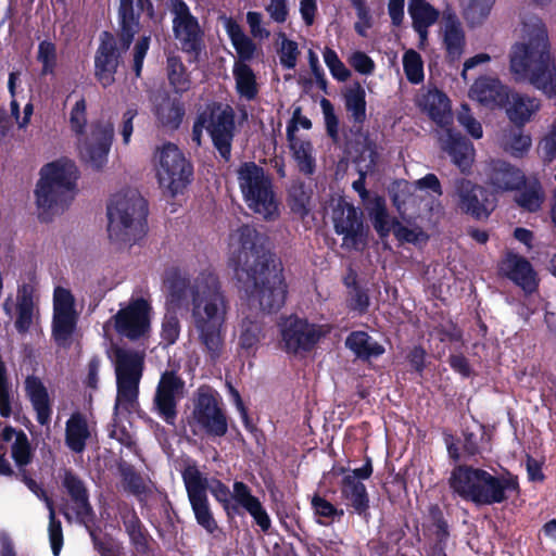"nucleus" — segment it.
<instances>
[{
  "label": "nucleus",
  "instance_id": "ddd939ff",
  "mask_svg": "<svg viewBox=\"0 0 556 556\" xmlns=\"http://www.w3.org/2000/svg\"><path fill=\"white\" fill-rule=\"evenodd\" d=\"M190 424L193 432L200 430L215 437H223L227 432L226 416L218 405L216 393L210 387L198 389Z\"/></svg>",
  "mask_w": 556,
  "mask_h": 556
},
{
  "label": "nucleus",
  "instance_id": "0eeeda50",
  "mask_svg": "<svg viewBox=\"0 0 556 556\" xmlns=\"http://www.w3.org/2000/svg\"><path fill=\"white\" fill-rule=\"evenodd\" d=\"M419 104L440 126L438 139L441 148L452 156L462 170L469 168L473 162L475 148L472 143L448 127L451 123L448 98L438 89H432L422 94Z\"/></svg>",
  "mask_w": 556,
  "mask_h": 556
},
{
  "label": "nucleus",
  "instance_id": "864d4df0",
  "mask_svg": "<svg viewBox=\"0 0 556 556\" xmlns=\"http://www.w3.org/2000/svg\"><path fill=\"white\" fill-rule=\"evenodd\" d=\"M544 201V193L539 182L530 184L518 197L517 202L523 208L538 211Z\"/></svg>",
  "mask_w": 556,
  "mask_h": 556
},
{
  "label": "nucleus",
  "instance_id": "9b49d317",
  "mask_svg": "<svg viewBox=\"0 0 556 556\" xmlns=\"http://www.w3.org/2000/svg\"><path fill=\"white\" fill-rule=\"evenodd\" d=\"M203 129L207 130L224 159L230 154V141L233 129V114L228 105L211 104L198 117L192 131V140L201 144Z\"/></svg>",
  "mask_w": 556,
  "mask_h": 556
},
{
  "label": "nucleus",
  "instance_id": "5fc2aeb1",
  "mask_svg": "<svg viewBox=\"0 0 556 556\" xmlns=\"http://www.w3.org/2000/svg\"><path fill=\"white\" fill-rule=\"evenodd\" d=\"M370 218L374 222L375 229L384 237L390 232V222L386 210L384 201L381 198H375L372 206L369 210Z\"/></svg>",
  "mask_w": 556,
  "mask_h": 556
},
{
  "label": "nucleus",
  "instance_id": "774afa93",
  "mask_svg": "<svg viewBox=\"0 0 556 556\" xmlns=\"http://www.w3.org/2000/svg\"><path fill=\"white\" fill-rule=\"evenodd\" d=\"M180 326L179 320L175 316H166L162 324V339L167 344H173L179 337Z\"/></svg>",
  "mask_w": 556,
  "mask_h": 556
},
{
  "label": "nucleus",
  "instance_id": "dca6fc26",
  "mask_svg": "<svg viewBox=\"0 0 556 556\" xmlns=\"http://www.w3.org/2000/svg\"><path fill=\"white\" fill-rule=\"evenodd\" d=\"M172 11L175 15L173 29L181 49L195 59L201 51L202 31L197 18L190 13L182 0H172Z\"/></svg>",
  "mask_w": 556,
  "mask_h": 556
},
{
  "label": "nucleus",
  "instance_id": "7c9ffc66",
  "mask_svg": "<svg viewBox=\"0 0 556 556\" xmlns=\"http://www.w3.org/2000/svg\"><path fill=\"white\" fill-rule=\"evenodd\" d=\"M24 483L28 489L39 498L43 500L49 510V540L54 556H59L63 545V533L61 522L55 519V511L51 500L46 495L45 491L39 484L27 477L25 472L22 473Z\"/></svg>",
  "mask_w": 556,
  "mask_h": 556
},
{
  "label": "nucleus",
  "instance_id": "69168bd1",
  "mask_svg": "<svg viewBox=\"0 0 556 556\" xmlns=\"http://www.w3.org/2000/svg\"><path fill=\"white\" fill-rule=\"evenodd\" d=\"M207 490L212 493L215 500L223 505L227 514H230V498L232 497V493L230 494L229 489L219 480L210 481L207 479Z\"/></svg>",
  "mask_w": 556,
  "mask_h": 556
},
{
  "label": "nucleus",
  "instance_id": "423d86ee",
  "mask_svg": "<svg viewBox=\"0 0 556 556\" xmlns=\"http://www.w3.org/2000/svg\"><path fill=\"white\" fill-rule=\"evenodd\" d=\"M72 130L77 135V149L83 161L93 168H101L108 161L114 126L110 121L87 125L86 101L79 99L70 114Z\"/></svg>",
  "mask_w": 556,
  "mask_h": 556
},
{
  "label": "nucleus",
  "instance_id": "f03ea898",
  "mask_svg": "<svg viewBox=\"0 0 556 556\" xmlns=\"http://www.w3.org/2000/svg\"><path fill=\"white\" fill-rule=\"evenodd\" d=\"M190 302L192 325L198 340L212 359L220 356L225 348L230 300L218 276L211 268L202 269L188 278L177 279L170 288L169 301Z\"/></svg>",
  "mask_w": 556,
  "mask_h": 556
},
{
  "label": "nucleus",
  "instance_id": "a19ab883",
  "mask_svg": "<svg viewBox=\"0 0 556 556\" xmlns=\"http://www.w3.org/2000/svg\"><path fill=\"white\" fill-rule=\"evenodd\" d=\"M345 344L351 351L362 358L377 357L384 352L383 346L374 341L364 331L352 332L346 338Z\"/></svg>",
  "mask_w": 556,
  "mask_h": 556
},
{
  "label": "nucleus",
  "instance_id": "680f3d73",
  "mask_svg": "<svg viewBox=\"0 0 556 556\" xmlns=\"http://www.w3.org/2000/svg\"><path fill=\"white\" fill-rule=\"evenodd\" d=\"M350 65L359 74L370 75L375 71V62L366 53L355 51L348 58Z\"/></svg>",
  "mask_w": 556,
  "mask_h": 556
},
{
  "label": "nucleus",
  "instance_id": "6e6552de",
  "mask_svg": "<svg viewBox=\"0 0 556 556\" xmlns=\"http://www.w3.org/2000/svg\"><path fill=\"white\" fill-rule=\"evenodd\" d=\"M116 375V400L114 415L129 414L138 408L139 383L143 370V355L115 348L111 351Z\"/></svg>",
  "mask_w": 556,
  "mask_h": 556
},
{
  "label": "nucleus",
  "instance_id": "ea45409f",
  "mask_svg": "<svg viewBox=\"0 0 556 556\" xmlns=\"http://www.w3.org/2000/svg\"><path fill=\"white\" fill-rule=\"evenodd\" d=\"M341 493L357 514H366L369 506L368 495L365 485L361 481L355 480V476L344 475L341 482Z\"/></svg>",
  "mask_w": 556,
  "mask_h": 556
},
{
  "label": "nucleus",
  "instance_id": "c9c22d12",
  "mask_svg": "<svg viewBox=\"0 0 556 556\" xmlns=\"http://www.w3.org/2000/svg\"><path fill=\"white\" fill-rule=\"evenodd\" d=\"M540 108L539 99L514 93L507 99L506 113L513 123L523 125L531 119Z\"/></svg>",
  "mask_w": 556,
  "mask_h": 556
},
{
  "label": "nucleus",
  "instance_id": "39448f33",
  "mask_svg": "<svg viewBox=\"0 0 556 556\" xmlns=\"http://www.w3.org/2000/svg\"><path fill=\"white\" fill-rule=\"evenodd\" d=\"M147 203L137 190L112 195L108 205L109 238L119 249H129L146 235Z\"/></svg>",
  "mask_w": 556,
  "mask_h": 556
},
{
  "label": "nucleus",
  "instance_id": "72a5a7b5",
  "mask_svg": "<svg viewBox=\"0 0 556 556\" xmlns=\"http://www.w3.org/2000/svg\"><path fill=\"white\" fill-rule=\"evenodd\" d=\"M118 58L112 40L102 41L96 55V77L103 87L114 83Z\"/></svg>",
  "mask_w": 556,
  "mask_h": 556
},
{
  "label": "nucleus",
  "instance_id": "aec40b11",
  "mask_svg": "<svg viewBox=\"0 0 556 556\" xmlns=\"http://www.w3.org/2000/svg\"><path fill=\"white\" fill-rule=\"evenodd\" d=\"M146 2L147 7L144 8L143 0H121L119 18L122 26V40L125 49L129 48L135 34L139 30L138 16L140 11L146 10L154 25H157L163 21L164 14H155L152 4L147 0Z\"/></svg>",
  "mask_w": 556,
  "mask_h": 556
},
{
  "label": "nucleus",
  "instance_id": "5701e85b",
  "mask_svg": "<svg viewBox=\"0 0 556 556\" xmlns=\"http://www.w3.org/2000/svg\"><path fill=\"white\" fill-rule=\"evenodd\" d=\"M501 271L526 292L531 293L536 289V274L522 256L508 254L501 263Z\"/></svg>",
  "mask_w": 556,
  "mask_h": 556
},
{
  "label": "nucleus",
  "instance_id": "4d7b16f0",
  "mask_svg": "<svg viewBox=\"0 0 556 556\" xmlns=\"http://www.w3.org/2000/svg\"><path fill=\"white\" fill-rule=\"evenodd\" d=\"M459 125L473 138L481 139L483 129L481 123L471 114L467 104H463L457 113Z\"/></svg>",
  "mask_w": 556,
  "mask_h": 556
},
{
  "label": "nucleus",
  "instance_id": "58836bf2",
  "mask_svg": "<svg viewBox=\"0 0 556 556\" xmlns=\"http://www.w3.org/2000/svg\"><path fill=\"white\" fill-rule=\"evenodd\" d=\"M63 486L72 497L77 517L80 519L88 517L90 514V505L84 482L73 472L65 471Z\"/></svg>",
  "mask_w": 556,
  "mask_h": 556
},
{
  "label": "nucleus",
  "instance_id": "2eb2a0df",
  "mask_svg": "<svg viewBox=\"0 0 556 556\" xmlns=\"http://www.w3.org/2000/svg\"><path fill=\"white\" fill-rule=\"evenodd\" d=\"M279 328L283 349L289 353L309 350L328 332L327 327L309 324L295 316L282 318Z\"/></svg>",
  "mask_w": 556,
  "mask_h": 556
},
{
  "label": "nucleus",
  "instance_id": "b1692460",
  "mask_svg": "<svg viewBox=\"0 0 556 556\" xmlns=\"http://www.w3.org/2000/svg\"><path fill=\"white\" fill-rule=\"evenodd\" d=\"M469 97L488 108L502 106L508 99V91L501 81L494 77H480L469 90Z\"/></svg>",
  "mask_w": 556,
  "mask_h": 556
},
{
  "label": "nucleus",
  "instance_id": "f704fd0d",
  "mask_svg": "<svg viewBox=\"0 0 556 556\" xmlns=\"http://www.w3.org/2000/svg\"><path fill=\"white\" fill-rule=\"evenodd\" d=\"M223 26L235 48L239 60L237 62L250 61L256 52L253 40L243 31L242 27L231 17H223Z\"/></svg>",
  "mask_w": 556,
  "mask_h": 556
},
{
  "label": "nucleus",
  "instance_id": "49530a36",
  "mask_svg": "<svg viewBox=\"0 0 556 556\" xmlns=\"http://www.w3.org/2000/svg\"><path fill=\"white\" fill-rule=\"evenodd\" d=\"M408 13L413 20V26H431L439 18V12L425 0H409Z\"/></svg>",
  "mask_w": 556,
  "mask_h": 556
},
{
  "label": "nucleus",
  "instance_id": "603ef678",
  "mask_svg": "<svg viewBox=\"0 0 556 556\" xmlns=\"http://www.w3.org/2000/svg\"><path fill=\"white\" fill-rule=\"evenodd\" d=\"M34 303L33 299L27 294H22L17 299V317L15 327L18 332H26L33 324Z\"/></svg>",
  "mask_w": 556,
  "mask_h": 556
},
{
  "label": "nucleus",
  "instance_id": "f3484780",
  "mask_svg": "<svg viewBox=\"0 0 556 556\" xmlns=\"http://www.w3.org/2000/svg\"><path fill=\"white\" fill-rule=\"evenodd\" d=\"M113 320L121 334L130 339L140 338L150 329V306L142 299L134 300L122 307Z\"/></svg>",
  "mask_w": 556,
  "mask_h": 556
},
{
  "label": "nucleus",
  "instance_id": "37998d69",
  "mask_svg": "<svg viewBox=\"0 0 556 556\" xmlns=\"http://www.w3.org/2000/svg\"><path fill=\"white\" fill-rule=\"evenodd\" d=\"M167 78L169 85L177 93L187 92L192 86L190 74L182 62L176 56L167 59Z\"/></svg>",
  "mask_w": 556,
  "mask_h": 556
},
{
  "label": "nucleus",
  "instance_id": "8fccbe9b",
  "mask_svg": "<svg viewBox=\"0 0 556 556\" xmlns=\"http://www.w3.org/2000/svg\"><path fill=\"white\" fill-rule=\"evenodd\" d=\"M403 67L407 79L412 84H419L424 80V62L418 52L407 50L403 55Z\"/></svg>",
  "mask_w": 556,
  "mask_h": 556
},
{
  "label": "nucleus",
  "instance_id": "7ed1b4c3",
  "mask_svg": "<svg viewBox=\"0 0 556 556\" xmlns=\"http://www.w3.org/2000/svg\"><path fill=\"white\" fill-rule=\"evenodd\" d=\"M509 70L517 80H527L547 98H556V63L546 27L540 18L523 22L521 39L509 52Z\"/></svg>",
  "mask_w": 556,
  "mask_h": 556
},
{
  "label": "nucleus",
  "instance_id": "6e6d98bb",
  "mask_svg": "<svg viewBox=\"0 0 556 556\" xmlns=\"http://www.w3.org/2000/svg\"><path fill=\"white\" fill-rule=\"evenodd\" d=\"M323 58L333 78L339 81H345L350 78V70L339 59L334 50L326 48L323 52Z\"/></svg>",
  "mask_w": 556,
  "mask_h": 556
},
{
  "label": "nucleus",
  "instance_id": "f257e3e1",
  "mask_svg": "<svg viewBox=\"0 0 556 556\" xmlns=\"http://www.w3.org/2000/svg\"><path fill=\"white\" fill-rule=\"evenodd\" d=\"M264 238L252 227L243 226L229 239L230 263L241 283L248 309L274 312L287 298V283L279 260L264 247Z\"/></svg>",
  "mask_w": 556,
  "mask_h": 556
},
{
  "label": "nucleus",
  "instance_id": "412c9836",
  "mask_svg": "<svg viewBox=\"0 0 556 556\" xmlns=\"http://www.w3.org/2000/svg\"><path fill=\"white\" fill-rule=\"evenodd\" d=\"M184 389V381L174 372L165 371L159 382L154 405L159 415L168 424L176 417V401Z\"/></svg>",
  "mask_w": 556,
  "mask_h": 556
},
{
  "label": "nucleus",
  "instance_id": "c85d7f7f",
  "mask_svg": "<svg viewBox=\"0 0 556 556\" xmlns=\"http://www.w3.org/2000/svg\"><path fill=\"white\" fill-rule=\"evenodd\" d=\"M153 113L161 127L175 130L182 122L185 106L178 99H172L164 93L154 98Z\"/></svg>",
  "mask_w": 556,
  "mask_h": 556
},
{
  "label": "nucleus",
  "instance_id": "1a4fd4ad",
  "mask_svg": "<svg viewBox=\"0 0 556 556\" xmlns=\"http://www.w3.org/2000/svg\"><path fill=\"white\" fill-rule=\"evenodd\" d=\"M238 181L243 199L255 214L264 219L279 216V202L270 178L254 163H244L238 169Z\"/></svg>",
  "mask_w": 556,
  "mask_h": 556
},
{
  "label": "nucleus",
  "instance_id": "a878e982",
  "mask_svg": "<svg viewBox=\"0 0 556 556\" xmlns=\"http://www.w3.org/2000/svg\"><path fill=\"white\" fill-rule=\"evenodd\" d=\"M26 396L36 412L37 421L46 426L50 422L52 407L48 390L40 378L28 376L25 379Z\"/></svg>",
  "mask_w": 556,
  "mask_h": 556
},
{
  "label": "nucleus",
  "instance_id": "bf43d9fd",
  "mask_svg": "<svg viewBox=\"0 0 556 556\" xmlns=\"http://www.w3.org/2000/svg\"><path fill=\"white\" fill-rule=\"evenodd\" d=\"M38 61L42 64V74H52L56 66V48L50 41H42L39 43Z\"/></svg>",
  "mask_w": 556,
  "mask_h": 556
},
{
  "label": "nucleus",
  "instance_id": "4c0bfd02",
  "mask_svg": "<svg viewBox=\"0 0 556 556\" xmlns=\"http://www.w3.org/2000/svg\"><path fill=\"white\" fill-rule=\"evenodd\" d=\"M295 126H289L287 130L290 149L299 169L304 174H312L315 169V157L311 142L302 140L294 135Z\"/></svg>",
  "mask_w": 556,
  "mask_h": 556
},
{
  "label": "nucleus",
  "instance_id": "6ab92c4d",
  "mask_svg": "<svg viewBox=\"0 0 556 556\" xmlns=\"http://www.w3.org/2000/svg\"><path fill=\"white\" fill-rule=\"evenodd\" d=\"M455 197L460 208L477 218L488 217L495 207V197L468 180L456 185Z\"/></svg>",
  "mask_w": 556,
  "mask_h": 556
},
{
  "label": "nucleus",
  "instance_id": "393cba45",
  "mask_svg": "<svg viewBox=\"0 0 556 556\" xmlns=\"http://www.w3.org/2000/svg\"><path fill=\"white\" fill-rule=\"evenodd\" d=\"M232 498L251 515L263 532H267L270 529L271 520L269 515L247 484L240 481L235 482Z\"/></svg>",
  "mask_w": 556,
  "mask_h": 556
},
{
  "label": "nucleus",
  "instance_id": "79ce46f5",
  "mask_svg": "<svg viewBox=\"0 0 556 556\" xmlns=\"http://www.w3.org/2000/svg\"><path fill=\"white\" fill-rule=\"evenodd\" d=\"M442 194L439 179L433 174H428L414 184V198L426 201L425 206L433 210V203Z\"/></svg>",
  "mask_w": 556,
  "mask_h": 556
},
{
  "label": "nucleus",
  "instance_id": "13d9d810",
  "mask_svg": "<svg viewBox=\"0 0 556 556\" xmlns=\"http://www.w3.org/2000/svg\"><path fill=\"white\" fill-rule=\"evenodd\" d=\"M357 15V22L354 24L356 33L362 37H367L368 29L372 26V16L366 4V0H350Z\"/></svg>",
  "mask_w": 556,
  "mask_h": 556
},
{
  "label": "nucleus",
  "instance_id": "e2e57ef3",
  "mask_svg": "<svg viewBox=\"0 0 556 556\" xmlns=\"http://www.w3.org/2000/svg\"><path fill=\"white\" fill-rule=\"evenodd\" d=\"M394 235L399 240L414 244H421L428 239V236L420 228H408L402 225L394 227Z\"/></svg>",
  "mask_w": 556,
  "mask_h": 556
},
{
  "label": "nucleus",
  "instance_id": "9d476101",
  "mask_svg": "<svg viewBox=\"0 0 556 556\" xmlns=\"http://www.w3.org/2000/svg\"><path fill=\"white\" fill-rule=\"evenodd\" d=\"M154 169L160 187L173 197L187 188L193 173L182 151L170 142L155 150Z\"/></svg>",
  "mask_w": 556,
  "mask_h": 556
},
{
  "label": "nucleus",
  "instance_id": "bb28decb",
  "mask_svg": "<svg viewBox=\"0 0 556 556\" xmlns=\"http://www.w3.org/2000/svg\"><path fill=\"white\" fill-rule=\"evenodd\" d=\"M443 23V43L447 56L452 61H457L464 53L466 40L462 24L456 14L446 10L442 16Z\"/></svg>",
  "mask_w": 556,
  "mask_h": 556
},
{
  "label": "nucleus",
  "instance_id": "a18cd8bd",
  "mask_svg": "<svg viewBox=\"0 0 556 556\" xmlns=\"http://www.w3.org/2000/svg\"><path fill=\"white\" fill-rule=\"evenodd\" d=\"M233 76L237 90L241 97L251 100L257 92L255 75L251 67L243 62H236L233 66Z\"/></svg>",
  "mask_w": 556,
  "mask_h": 556
},
{
  "label": "nucleus",
  "instance_id": "3c124183",
  "mask_svg": "<svg viewBox=\"0 0 556 556\" xmlns=\"http://www.w3.org/2000/svg\"><path fill=\"white\" fill-rule=\"evenodd\" d=\"M496 0H471L465 10L466 21L472 25L482 24L490 15Z\"/></svg>",
  "mask_w": 556,
  "mask_h": 556
},
{
  "label": "nucleus",
  "instance_id": "4be33fe9",
  "mask_svg": "<svg viewBox=\"0 0 556 556\" xmlns=\"http://www.w3.org/2000/svg\"><path fill=\"white\" fill-rule=\"evenodd\" d=\"M333 223L336 231L344 236V244H355L362 237L361 215L353 205L339 201L333 211Z\"/></svg>",
  "mask_w": 556,
  "mask_h": 556
},
{
  "label": "nucleus",
  "instance_id": "20e7f679",
  "mask_svg": "<svg viewBox=\"0 0 556 556\" xmlns=\"http://www.w3.org/2000/svg\"><path fill=\"white\" fill-rule=\"evenodd\" d=\"M78 169L75 163L62 157L45 165L35 189L36 206L43 220L62 212L74 198Z\"/></svg>",
  "mask_w": 556,
  "mask_h": 556
},
{
  "label": "nucleus",
  "instance_id": "4468645a",
  "mask_svg": "<svg viewBox=\"0 0 556 556\" xmlns=\"http://www.w3.org/2000/svg\"><path fill=\"white\" fill-rule=\"evenodd\" d=\"M184 483L188 498L199 526L213 534L218 526L213 516L207 498V478L200 472L197 466H187L182 472Z\"/></svg>",
  "mask_w": 556,
  "mask_h": 556
},
{
  "label": "nucleus",
  "instance_id": "473e14b6",
  "mask_svg": "<svg viewBox=\"0 0 556 556\" xmlns=\"http://www.w3.org/2000/svg\"><path fill=\"white\" fill-rule=\"evenodd\" d=\"M255 311L241 304V319L238 326L239 345L245 351L254 350L263 338L262 326Z\"/></svg>",
  "mask_w": 556,
  "mask_h": 556
},
{
  "label": "nucleus",
  "instance_id": "2f4dec72",
  "mask_svg": "<svg viewBox=\"0 0 556 556\" xmlns=\"http://www.w3.org/2000/svg\"><path fill=\"white\" fill-rule=\"evenodd\" d=\"M490 182L495 192L510 191L525 184L523 173L502 161H495L492 164Z\"/></svg>",
  "mask_w": 556,
  "mask_h": 556
},
{
  "label": "nucleus",
  "instance_id": "a211bd4d",
  "mask_svg": "<svg viewBox=\"0 0 556 556\" xmlns=\"http://www.w3.org/2000/svg\"><path fill=\"white\" fill-rule=\"evenodd\" d=\"M519 491L518 480L510 473L493 476L485 470L480 475L475 504L493 505L506 501Z\"/></svg>",
  "mask_w": 556,
  "mask_h": 556
},
{
  "label": "nucleus",
  "instance_id": "de8ad7c7",
  "mask_svg": "<svg viewBox=\"0 0 556 556\" xmlns=\"http://www.w3.org/2000/svg\"><path fill=\"white\" fill-rule=\"evenodd\" d=\"M501 146L513 156H523L531 147V138L520 130L511 129L503 135Z\"/></svg>",
  "mask_w": 556,
  "mask_h": 556
},
{
  "label": "nucleus",
  "instance_id": "0e129e2a",
  "mask_svg": "<svg viewBox=\"0 0 556 556\" xmlns=\"http://www.w3.org/2000/svg\"><path fill=\"white\" fill-rule=\"evenodd\" d=\"M247 23L253 38L258 40L268 39L270 31L263 23V16L260 12L250 11L247 13Z\"/></svg>",
  "mask_w": 556,
  "mask_h": 556
},
{
  "label": "nucleus",
  "instance_id": "09e8293b",
  "mask_svg": "<svg viewBox=\"0 0 556 556\" xmlns=\"http://www.w3.org/2000/svg\"><path fill=\"white\" fill-rule=\"evenodd\" d=\"M357 162L359 178L353 182V188L362 199H365L368 194L365 188V175L374 168L376 163L375 151L370 147L365 148Z\"/></svg>",
  "mask_w": 556,
  "mask_h": 556
},
{
  "label": "nucleus",
  "instance_id": "c03bdc74",
  "mask_svg": "<svg viewBox=\"0 0 556 556\" xmlns=\"http://www.w3.org/2000/svg\"><path fill=\"white\" fill-rule=\"evenodd\" d=\"M366 93L359 83L351 85L345 93V106L357 123L364 122L366 117Z\"/></svg>",
  "mask_w": 556,
  "mask_h": 556
},
{
  "label": "nucleus",
  "instance_id": "c756f323",
  "mask_svg": "<svg viewBox=\"0 0 556 556\" xmlns=\"http://www.w3.org/2000/svg\"><path fill=\"white\" fill-rule=\"evenodd\" d=\"M93 427L80 413H74L65 424V444L75 453H81L93 433Z\"/></svg>",
  "mask_w": 556,
  "mask_h": 556
},
{
  "label": "nucleus",
  "instance_id": "f8f14e48",
  "mask_svg": "<svg viewBox=\"0 0 556 556\" xmlns=\"http://www.w3.org/2000/svg\"><path fill=\"white\" fill-rule=\"evenodd\" d=\"M79 312L72 291L58 286L52 299V338L59 346L67 348L73 342Z\"/></svg>",
  "mask_w": 556,
  "mask_h": 556
},
{
  "label": "nucleus",
  "instance_id": "052dcab7",
  "mask_svg": "<svg viewBox=\"0 0 556 556\" xmlns=\"http://www.w3.org/2000/svg\"><path fill=\"white\" fill-rule=\"evenodd\" d=\"M281 38V46L279 50L280 63L286 68H293L296 65L299 56L298 43L293 40L287 39L283 34L279 35Z\"/></svg>",
  "mask_w": 556,
  "mask_h": 556
},
{
  "label": "nucleus",
  "instance_id": "338daca9",
  "mask_svg": "<svg viewBox=\"0 0 556 556\" xmlns=\"http://www.w3.org/2000/svg\"><path fill=\"white\" fill-rule=\"evenodd\" d=\"M271 21L278 24H282L289 16L288 0H269L265 7Z\"/></svg>",
  "mask_w": 556,
  "mask_h": 556
},
{
  "label": "nucleus",
  "instance_id": "e433bc0d",
  "mask_svg": "<svg viewBox=\"0 0 556 556\" xmlns=\"http://www.w3.org/2000/svg\"><path fill=\"white\" fill-rule=\"evenodd\" d=\"M0 439L11 444V456L18 467L26 466L30 463V444L27 435L22 430L5 426L0 433Z\"/></svg>",
  "mask_w": 556,
  "mask_h": 556
},
{
  "label": "nucleus",
  "instance_id": "cd10ccee",
  "mask_svg": "<svg viewBox=\"0 0 556 556\" xmlns=\"http://www.w3.org/2000/svg\"><path fill=\"white\" fill-rule=\"evenodd\" d=\"M481 473L482 469L457 466L451 472L450 488L462 498L475 503Z\"/></svg>",
  "mask_w": 556,
  "mask_h": 556
}]
</instances>
